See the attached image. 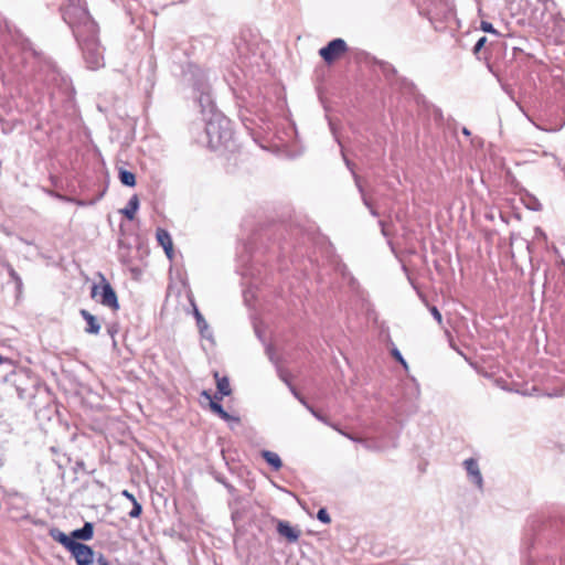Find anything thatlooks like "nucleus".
<instances>
[{"label":"nucleus","mask_w":565,"mask_h":565,"mask_svg":"<svg viewBox=\"0 0 565 565\" xmlns=\"http://www.w3.org/2000/svg\"><path fill=\"white\" fill-rule=\"evenodd\" d=\"M349 47L343 39L337 38L319 50V55L327 64H332L348 52Z\"/></svg>","instance_id":"39448f33"},{"label":"nucleus","mask_w":565,"mask_h":565,"mask_svg":"<svg viewBox=\"0 0 565 565\" xmlns=\"http://www.w3.org/2000/svg\"><path fill=\"white\" fill-rule=\"evenodd\" d=\"M486 43H487V38L486 36L480 38L473 46V53L478 54L481 51V49L486 45Z\"/></svg>","instance_id":"a878e982"},{"label":"nucleus","mask_w":565,"mask_h":565,"mask_svg":"<svg viewBox=\"0 0 565 565\" xmlns=\"http://www.w3.org/2000/svg\"><path fill=\"white\" fill-rule=\"evenodd\" d=\"M481 30L488 33L498 34V31L493 28V25L487 21L481 22Z\"/></svg>","instance_id":"393cba45"},{"label":"nucleus","mask_w":565,"mask_h":565,"mask_svg":"<svg viewBox=\"0 0 565 565\" xmlns=\"http://www.w3.org/2000/svg\"><path fill=\"white\" fill-rule=\"evenodd\" d=\"M119 180L124 185H127V186H134L136 184L135 174L125 169L119 170Z\"/></svg>","instance_id":"6ab92c4d"},{"label":"nucleus","mask_w":565,"mask_h":565,"mask_svg":"<svg viewBox=\"0 0 565 565\" xmlns=\"http://www.w3.org/2000/svg\"><path fill=\"white\" fill-rule=\"evenodd\" d=\"M216 377V387L218 393L222 396H228L231 394L230 381L227 377H220L217 373H215Z\"/></svg>","instance_id":"a211bd4d"},{"label":"nucleus","mask_w":565,"mask_h":565,"mask_svg":"<svg viewBox=\"0 0 565 565\" xmlns=\"http://www.w3.org/2000/svg\"><path fill=\"white\" fill-rule=\"evenodd\" d=\"M79 313L87 323L85 332L88 334H98L102 327L97 318L86 309H81Z\"/></svg>","instance_id":"9b49d317"},{"label":"nucleus","mask_w":565,"mask_h":565,"mask_svg":"<svg viewBox=\"0 0 565 565\" xmlns=\"http://www.w3.org/2000/svg\"><path fill=\"white\" fill-rule=\"evenodd\" d=\"M8 273L10 275V277L17 284V288L20 289L22 286L21 277L18 275V273L13 269V267L11 265H8Z\"/></svg>","instance_id":"5701e85b"},{"label":"nucleus","mask_w":565,"mask_h":565,"mask_svg":"<svg viewBox=\"0 0 565 565\" xmlns=\"http://www.w3.org/2000/svg\"><path fill=\"white\" fill-rule=\"evenodd\" d=\"M84 557L79 558L78 555L75 557L77 565H108L106 558L102 553H96L92 547L88 546V553L83 554Z\"/></svg>","instance_id":"1a4fd4ad"},{"label":"nucleus","mask_w":565,"mask_h":565,"mask_svg":"<svg viewBox=\"0 0 565 565\" xmlns=\"http://www.w3.org/2000/svg\"><path fill=\"white\" fill-rule=\"evenodd\" d=\"M139 207V200H138V196L137 195H132L129 201H128V204L127 206L121 210V213L128 218V220H134L135 218V215H136V212Z\"/></svg>","instance_id":"2eb2a0df"},{"label":"nucleus","mask_w":565,"mask_h":565,"mask_svg":"<svg viewBox=\"0 0 565 565\" xmlns=\"http://www.w3.org/2000/svg\"><path fill=\"white\" fill-rule=\"evenodd\" d=\"M429 310H430L433 317L438 322V324H441L443 323V317H441V313L439 312V310L435 306L430 307Z\"/></svg>","instance_id":"cd10ccee"},{"label":"nucleus","mask_w":565,"mask_h":565,"mask_svg":"<svg viewBox=\"0 0 565 565\" xmlns=\"http://www.w3.org/2000/svg\"><path fill=\"white\" fill-rule=\"evenodd\" d=\"M277 532L281 535L288 539L290 542L298 541L300 536V532L289 525L286 521H279L277 524Z\"/></svg>","instance_id":"f8f14e48"},{"label":"nucleus","mask_w":565,"mask_h":565,"mask_svg":"<svg viewBox=\"0 0 565 565\" xmlns=\"http://www.w3.org/2000/svg\"><path fill=\"white\" fill-rule=\"evenodd\" d=\"M121 494L127 498L128 500H130L131 502L136 501L137 499L135 498V495L132 493H130L128 490H124L121 492Z\"/></svg>","instance_id":"c756f323"},{"label":"nucleus","mask_w":565,"mask_h":565,"mask_svg":"<svg viewBox=\"0 0 565 565\" xmlns=\"http://www.w3.org/2000/svg\"><path fill=\"white\" fill-rule=\"evenodd\" d=\"M263 458L266 460L268 465H270L275 470H278L281 468L282 462L279 456L276 452L265 450L263 452Z\"/></svg>","instance_id":"f3484780"},{"label":"nucleus","mask_w":565,"mask_h":565,"mask_svg":"<svg viewBox=\"0 0 565 565\" xmlns=\"http://www.w3.org/2000/svg\"><path fill=\"white\" fill-rule=\"evenodd\" d=\"M50 535L53 540L64 545L75 558L77 555L79 558L84 557V553H88V545L74 541L72 535L68 536L57 529L50 531Z\"/></svg>","instance_id":"423d86ee"},{"label":"nucleus","mask_w":565,"mask_h":565,"mask_svg":"<svg viewBox=\"0 0 565 565\" xmlns=\"http://www.w3.org/2000/svg\"><path fill=\"white\" fill-rule=\"evenodd\" d=\"M288 387L297 399L301 396L292 384H288Z\"/></svg>","instance_id":"7c9ffc66"},{"label":"nucleus","mask_w":565,"mask_h":565,"mask_svg":"<svg viewBox=\"0 0 565 565\" xmlns=\"http://www.w3.org/2000/svg\"><path fill=\"white\" fill-rule=\"evenodd\" d=\"M463 466L467 470L468 476L472 483H475L479 489H482L483 479L479 469V465L477 460L473 458L466 459L463 461Z\"/></svg>","instance_id":"6e6552de"},{"label":"nucleus","mask_w":565,"mask_h":565,"mask_svg":"<svg viewBox=\"0 0 565 565\" xmlns=\"http://www.w3.org/2000/svg\"><path fill=\"white\" fill-rule=\"evenodd\" d=\"M310 413L320 422L324 424H329L327 418L322 416L320 413H318L315 408H310Z\"/></svg>","instance_id":"c85d7f7f"},{"label":"nucleus","mask_w":565,"mask_h":565,"mask_svg":"<svg viewBox=\"0 0 565 565\" xmlns=\"http://www.w3.org/2000/svg\"><path fill=\"white\" fill-rule=\"evenodd\" d=\"M298 401H299V402H300V403H301V404H302V405H303V406H305L309 412H310V408H313L312 406H310V405L307 403V401L305 399V397H303V396H300V397L298 398Z\"/></svg>","instance_id":"2f4dec72"},{"label":"nucleus","mask_w":565,"mask_h":565,"mask_svg":"<svg viewBox=\"0 0 565 565\" xmlns=\"http://www.w3.org/2000/svg\"><path fill=\"white\" fill-rule=\"evenodd\" d=\"M342 435H344L345 437H348L349 439L351 440H356L354 437H352L351 435L347 434V433H343L342 430H339Z\"/></svg>","instance_id":"72a5a7b5"},{"label":"nucleus","mask_w":565,"mask_h":565,"mask_svg":"<svg viewBox=\"0 0 565 565\" xmlns=\"http://www.w3.org/2000/svg\"><path fill=\"white\" fill-rule=\"evenodd\" d=\"M157 239H158L159 244L163 247L167 256L169 258H172L173 245H172V239H171L170 234L163 228H158L157 230Z\"/></svg>","instance_id":"ddd939ff"},{"label":"nucleus","mask_w":565,"mask_h":565,"mask_svg":"<svg viewBox=\"0 0 565 565\" xmlns=\"http://www.w3.org/2000/svg\"><path fill=\"white\" fill-rule=\"evenodd\" d=\"M82 46L84 58L90 70H97L104 65L103 49L97 42V34L94 36L85 34L84 39H77Z\"/></svg>","instance_id":"7ed1b4c3"},{"label":"nucleus","mask_w":565,"mask_h":565,"mask_svg":"<svg viewBox=\"0 0 565 565\" xmlns=\"http://www.w3.org/2000/svg\"><path fill=\"white\" fill-rule=\"evenodd\" d=\"M93 534H94V526H93V524L90 522H86L83 525V527L74 530L72 532V539L74 541H76V540L87 541V540H90L93 537Z\"/></svg>","instance_id":"4468645a"},{"label":"nucleus","mask_w":565,"mask_h":565,"mask_svg":"<svg viewBox=\"0 0 565 565\" xmlns=\"http://www.w3.org/2000/svg\"><path fill=\"white\" fill-rule=\"evenodd\" d=\"M211 409L216 413L221 418L224 420H230L231 416L227 412L224 411L223 406L214 401H211L210 403Z\"/></svg>","instance_id":"aec40b11"},{"label":"nucleus","mask_w":565,"mask_h":565,"mask_svg":"<svg viewBox=\"0 0 565 565\" xmlns=\"http://www.w3.org/2000/svg\"><path fill=\"white\" fill-rule=\"evenodd\" d=\"M64 21L73 29L76 39H84L85 34H97L98 28L89 15L85 3L81 0H70L64 9Z\"/></svg>","instance_id":"f257e3e1"},{"label":"nucleus","mask_w":565,"mask_h":565,"mask_svg":"<svg viewBox=\"0 0 565 565\" xmlns=\"http://www.w3.org/2000/svg\"><path fill=\"white\" fill-rule=\"evenodd\" d=\"M392 354L405 369H407V363L397 349H393Z\"/></svg>","instance_id":"bb28decb"},{"label":"nucleus","mask_w":565,"mask_h":565,"mask_svg":"<svg viewBox=\"0 0 565 565\" xmlns=\"http://www.w3.org/2000/svg\"><path fill=\"white\" fill-rule=\"evenodd\" d=\"M195 89L200 92V96L198 98L199 104L201 106V111L203 114H214V103L211 96L210 86L206 83H198L195 85Z\"/></svg>","instance_id":"0eeeda50"},{"label":"nucleus","mask_w":565,"mask_h":565,"mask_svg":"<svg viewBox=\"0 0 565 565\" xmlns=\"http://www.w3.org/2000/svg\"><path fill=\"white\" fill-rule=\"evenodd\" d=\"M92 298L113 310L119 309L117 295L111 285L103 277L100 285H94L90 292Z\"/></svg>","instance_id":"20e7f679"},{"label":"nucleus","mask_w":565,"mask_h":565,"mask_svg":"<svg viewBox=\"0 0 565 565\" xmlns=\"http://www.w3.org/2000/svg\"><path fill=\"white\" fill-rule=\"evenodd\" d=\"M203 395L210 398V395L206 392H203Z\"/></svg>","instance_id":"c9c22d12"},{"label":"nucleus","mask_w":565,"mask_h":565,"mask_svg":"<svg viewBox=\"0 0 565 565\" xmlns=\"http://www.w3.org/2000/svg\"><path fill=\"white\" fill-rule=\"evenodd\" d=\"M381 68H382V72H383L384 76L387 79H391L397 73L395 67L393 65H391L390 63H382L381 64Z\"/></svg>","instance_id":"412c9836"},{"label":"nucleus","mask_w":565,"mask_h":565,"mask_svg":"<svg viewBox=\"0 0 565 565\" xmlns=\"http://www.w3.org/2000/svg\"><path fill=\"white\" fill-rule=\"evenodd\" d=\"M205 131L211 143L216 142L226 146L233 137L230 120L220 115H214L207 120Z\"/></svg>","instance_id":"f03ea898"},{"label":"nucleus","mask_w":565,"mask_h":565,"mask_svg":"<svg viewBox=\"0 0 565 565\" xmlns=\"http://www.w3.org/2000/svg\"><path fill=\"white\" fill-rule=\"evenodd\" d=\"M462 132H463L465 135H467V136H469V135H470V131H469L467 128H463Z\"/></svg>","instance_id":"f704fd0d"},{"label":"nucleus","mask_w":565,"mask_h":565,"mask_svg":"<svg viewBox=\"0 0 565 565\" xmlns=\"http://www.w3.org/2000/svg\"><path fill=\"white\" fill-rule=\"evenodd\" d=\"M317 518H318L319 521H321L324 524H329L331 522V518H330L328 511L324 508H321L318 511Z\"/></svg>","instance_id":"b1692460"},{"label":"nucleus","mask_w":565,"mask_h":565,"mask_svg":"<svg viewBox=\"0 0 565 565\" xmlns=\"http://www.w3.org/2000/svg\"><path fill=\"white\" fill-rule=\"evenodd\" d=\"M194 317H195L196 324H198V328H199L202 337L210 338L211 333L209 332L207 322L205 321L202 313L196 308H194Z\"/></svg>","instance_id":"dca6fc26"},{"label":"nucleus","mask_w":565,"mask_h":565,"mask_svg":"<svg viewBox=\"0 0 565 565\" xmlns=\"http://www.w3.org/2000/svg\"><path fill=\"white\" fill-rule=\"evenodd\" d=\"M131 503H132V509L129 512V516L134 518V519L139 518L142 512L141 504L137 500Z\"/></svg>","instance_id":"4be33fe9"},{"label":"nucleus","mask_w":565,"mask_h":565,"mask_svg":"<svg viewBox=\"0 0 565 565\" xmlns=\"http://www.w3.org/2000/svg\"><path fill=\"white\" fill-rule=\"evenodd\" d=\"M280 379L288 385V384H291L288 380V375L280 372Z\"/></svg>","instance_id":"473e14b6"},{"label":"nucleus","mask_w":565,"mask_h":565,"mask_svg":"<svg viewBox=\"0 0 565 565\" xmlns=\"http://www.w3.org/2000/svg\"><path fill=\"white\" fill-rule=\"evenodd\" d=\"M342 154H343V158H344V162L347 164V167L351 170L352 172V175H353V179H354V182H355V185L356 188L359 189L360 193L362 194V200H363V203L366 207L370 209V212L373 216H377V212L376 210H374L370 203V201L367 200V198L364 195V192H363V188L361 185V182H360V177L354 172L353 170V163L345 157L344 152L342 151Z\"/></svg>","instance_id":"9d476101"}]
</instances>
